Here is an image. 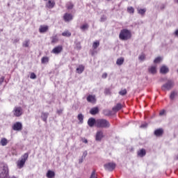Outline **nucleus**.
Listing matches in <instances>:
<instances>
[{
	"instance_id": "f257e3e1",
	"label": "nucleus",
	"mask_w": 178,
	"mask_h": 178,
	"mask_svg": "<svg viewBox=\"0 0 178 178\" xmlns=\"http://www.w3.org/2000/svg\"><path fill=\"white\" fill-rule=\"evenodd\" d=\"M96 127L99 129H109L111 122L106 119H97L96 120Z\"/></svg>"
},
{
	"instance_id": "f03ea898",
	"label": "nucleus",
	"mask_w": 178,
	"mask_h": 178,
	"mask_svg": "<svg viewBox=\"0 0 178 178\" xmlns=\"http://www.w3.org/2000/svg\"><path fill=\"white\" fill-rule=\"evenodd\" d=\"M119 38L122 41H127V40H130V38H131V31H129V29L121 30Z\"/></svg>"
},
{
	"instance_id": "7ed1b4c3",
	"label": "nucleus",
	"mask_w": 178,
	"mask_h": 178,
	"mask_svg": "<svg viewBox=\"0 0 178 178\" xmlns=\"http://www.w3.org/2000/svg\"><path fill=\"white\" fill-rule=\"evenodd\" d=\"M9 176V168L8 165L0 163V178H6Z\"/></svg>"
},
{
	"instance_id": "20e7f679",
	"label": "nucleus",
	"mask_w": 178,
	"mask_h": 178,
	"mask_svg": "<svg viewBox=\"0 0 178 178\" xmlns=\"http://www.w3.org/2000/svg\"><path fill=\"white\" fill-rule=\"evenodd\" d=\"M27 159H29V153H25L22 156V159L19 160L17 162V166L19 169H22L24 166V164L26 163V161H27Z\"/></svg>"
},
{
	"instance_id": "39448f33",
	"label": "nucleus",
	"mask_w": 178,
	"mask_h": 178,
	"mask_svg": "<svg viewBox=\"0 0 178 178\" xmlns=\"http://www.w3.org/2000/svg\"><path fill=\"white\" fill-rule=\"evenodd\" d=\"M175 87V81L173 80H168L163 85V90H167L169 91L170 90H172Z\"/></svg>"
},
{
	"instance_id": "423d86ee",
	"label": "nucleus",
	"mask_w": 178,
	"mask_h": 178,
	"mask_svg": "<svg viewBox=\"0 0 178 178\" xmlns=\"http://www.w3.org/2000/svg\"><path fill=\"white\" fill-rule=\"evenodd\" d=\"M14 116L16 118H19V116H22L23 115V109L22 107H15L13 111Z\"/></svg>"
},
{
	"instance_id": "0eeeda50",
	"label": "nucleus",
	"mask_w": 178,
	"mask_h": 178,
	"mask_svg": "<svg viewBox=\"0 0 178 178\" xmlns=\"http://www.w3.org/2000/svg\"><path fill=\"white\" fill-rule=\"evenodd\" d=\"M12 129L15 131H20L23 129V124L20 122H17L13 125Z\"/></svg>"
},
{
	"instance_id": "6e6552de",
	"label": "nucleus",
	"mask_w": 178,
	"mask_h": 178,
	"mask_svg": "<svg viewBox=\"0 0 178 178\" xmlns=\"http://www.w3.org/2000/svg\"><path fill=\"white\" fill-rule=\"evenodd\" d=\"M115 168H116V163H108L104 164L105 170H108V172H112Z\"/></svg>"
},
{
	"instance_id": "1a4fd4ad",
	"label": "nucleus",
	"mask_w": 178,
	"mask_h": 178,
	"mask_svg": "<svg viewBox=\"0 0 178 178\" xmlns=\"http://www.w3.org/2000/svg\"><path fill=\"white\" fill-rule=\"evenodd\" d=\"M62 51H63V47L62 46H58L54 47L51 52L52 54H55L56 55H58L59 54H60V52H62Z\"/></svg>"
},
{
	"instance_id": "9d476101",
	"label": "nucleus",
	"mask_w": 178,
	"mask_h": 178,
	"mask_svg": "<svg viewBox=\"0 0 178 178\" xmlns=\"http://www.w3.org/2000/svg\"><path fill=\"white\" fill-rule=\"evenodd\" d=\"M88 124L89 127H94V125L97 126V120L95 118H90L88 120Z\"/></svg>"
},
{
	"instance_id": "9b49d317",
	"label": "nucleus",
	"mask_w": 178,
	"mask_h": 178,
	"mask_svg": "<svg viewBox=\"0 0 178 178\" xmlns=\"http://www.w3.org/2000/svg\"><path fill=\"white\" fill-rule=\"evenodd\" d=\"M102 138H104V132H102V131H98L96 134V141H101Z\"/></svg>"
},
{
	"instance_id": "f8f14e48",
	"label": "nucleus",
	"mask_w": 178,
	"mask_h": 178,
	"mask_svg": "<svg viewBox=\"0 0 178 178\" xmlns=\"http://www.w3.org/2000/svg\"><path fill=\"white\" fill-rule=\"evenodd\" d=\"M63 19L65 22H70V20H73V15L67 13L64 15Z\"/></svg>"
},
{
	"instance_id": "ddd939ff",
	"label": "nucleus",
	"mask_w": 178,
	"mask_h": 178,
	"mask_svg": "<svg viewBox=\"0 0 178 178\" xmlns=\"http://www.w3.org/2000/svg\"><path fill=\"white\" fill-rule=\"evenodd\" d=\"M88 102H90L91 104H95L97 102V99H95V95H89L87 97Z\"/></svg>"
},
{
	"instance_id": "4468645a",
	"label": "nucleus",
	"mask_w": 178,
	"mask_h": 178,
	"mask_svg": "<svg viewBox=\"0 0 178 178\" xmlns=\"http://www.w3.org/2000/svg\"><path fill=\"white\" fill-rule=\"evenodd\" d=\"M160 73H161V74H166L167 73H169V67L166 65H162L160 68Z\"/></svg>"
},
{
	"instance_id": "2eb2a0df",
	"label": "nucleus",
	"mask_w": 178,
	"mask_h": 178,
	"mask_svg": "<svg viewBox=\"0 0 178 178\" xmlns=\"http://www.w3.org/2000/svg\"><path fill=\"white\" fill-rule=\"evenodd\" d=\"M46 8L48 9H52L55 6V1L52 0H49L48 2L46 3Z\"/></svg>"
},
{
	"instance_id": "dca6fc26",
	"label": "nucleus",
	"mask_w": 178,
	"mask_h": 178,
	"mask_svg": "<svg viewBox=\"0 0 178 178\" xmlns=\"http://www.w3.org/2000/svg\"><path fill=\"white\" fill-rule=\"evenodd\" d=\"M48 30H49L48 26H45V25H41L39 28V32L41 33H47Z\"/></svg>"
},
{
	"instance_id": "f3484780",
	"label": "nucleus",
	"mask_w": 178,
	"mask_h": 178,
	"mask_svg": "<svg viewBox=\"0 0 178 178\" xmlns=\"http://www.w3.org/2000/svg\"><path fill=\"white\" fill-rule=\"evenodd\" d=\"M148 70L150 74H155V73H156V66L155 65L150 66Z\"/></svg>"
},
{
	"instance_id": "a211bd4d",
	"label": "nucleus",
	"mask_w": 178,
	"mask_h": 178,
	"mask_svg": "<svg viewBox=\"0 0 178 178\" xmlns=\"http://www.w3.org/2000/svg\"><path fill=\"white\" fill-rule=\"evenodd\" d=\"M85 67L83 65H79V67L76 68V73L78 74H81L83 72H84Z\"/></svg>"
},
{
	"instance_id": "6ab92c4d",
	"label": "nucleus",
	"mask_w": 178,
	"mask_h": 178,
	"mask_svg": "<svg viewBox=\"0 0 178 178\" xmlns=\"http://www.w3.org/2000/svg\"><path fill=\"white\" fill-rule=\"evenodd\" d=\"M147 152L145 151V149H141L138 152V156H140V158L145 156Z\"/></svg>"
},
{
	"instance_id": "aec40b11",
	"label": "nucleus",
	"mask_w": 178,
	"mask_h": 178,
	"mask_svg": "<svg viewBox=\"0 0 178 178\" xmlns=\"http://www.w3.org/2000/svg\"><path fill=\"white\" fill-rule=\"evenodd\" d=\"M48 116H49V113H42L41 115V118L43 122H47V120L48 119Z\"/></svg>"
},
{
	"instance_id": "412c9836",
	"label": "nucleus",
	"mask_w": 178,
	"mask_h": 178,
	"mask_svg": "<svg viewBox=\"0 0 178 178\" xmlns=\"http://www.w3.org/2000/svg\"><path fill=\"white\" fill-rule=\"evenodd\" d=\"M99 112V109L98 108V107L92 108L90 111V113L91 115H97V113H98Z\"/></svg>"
},
{
	"instance_id": "4be33fe9",
	"label": "nucleus",
	"mask_w": 178,
	"mask_h": 178,
	"mask_svg": "<svg viewBox=\"0 0 178 178\" xmlns=\"http://www.w3.org/2000/svg\"><path fill=\"white\" fill-rule=\"evenodd\" d=\"M46 176L47 178H54L55 177V172L52 170H48Z\"/></svg>"
},
{
	"instance_id": "5701e85b",
	"label": "nucleus",
	"mask_w": 178,
	"mask_h": 178,
	"mask_svg": "<svg viewBox=\"0 0 178 178\" xmlns=\"http://www.w3.org/2000/svg\"><path fill=\"white\" fill-rule=\"evenodd\" d=\"M8 143H9V141H8V139H6V138H1V140L0 141V144L3 147H5V146L8 145Z\"/></svg>"
},
{
	"instance_id": "b1692460",
	"label": "nucleus",
	"mask_w": 178,
	"mask_h": 178,
	"mask_svg": "<svg viewBox=\"0 0 178 178\" xmlns=\"http://www.w3.org/2000/svg\"><path fill=\"white\" fill-rule=\"evenodd\" d=\"M163 136V129L160 128L156 129V137H162Z\"/></svg>"
},
{
	"instance_id": "393cba45",
	"label": "nucleus",
	"mask_w": 178,
	"mask_h": 178,
	"mask_svg": "<svg viewBox=\"0 0 178 178\" xmlns=\"http://www.w3.org/2000/svg\"><path fill=\"white\" fill-rule=\"evenodd\" d=\"M120 109H122L121 104H117L115 106L113 107V112H118V111H120Z\"/></svg>"
},
{
	"instance_id": "a878e982",
	"label": "nucleus",
	"mask_w": 178,
	"mask_h": 178,
	"mask_svg": "<svg viewBox=\"0 0 178 178\" xmlns=\"http://www.w3.org/2000/svg\"><path fill=\"white\" fill-rule=\"evenodd\" d=\"M124 63V58H120L117 60L116 65H118V66H122V65H123Z\"/></svg>"
},
{
	"instance_id": "bb28decb",
	"label": "nucleus",
	"mask_w": 178,
	"mask_h": 178,
	"mask_svg": "<svg viewBox=\"0 0 178 178\" xmlns=\"http://www.w3.org/2000/svg\"><path fill=\"white\" fill-rule=\"evenodd\" d=\"M145 12H147V9L145 8L138 9V13L141 15V16H144V15H145Z\"/></svg>"
},
{
	"instance_id": "cd10ccee",
	"label": "nucleus",
	"mask_w": 178,
	"mask_h": 178,
	"mask_svg": "<svg viewBox=\"0 0 178 178\" xmlns=\"http://www.w3.org/2000/svg\"><path fill=\"white\" fill-rule=\"evenodd\" d=\"M74 49L80 51L81 49V43L80 42H75Z\"/></svg>"
},
{
	"instance_id": "c85d7f7f",
	"label": "nucleus",
	"mask_w": 178,
	"mask_h": 178,
	"mask_svg": "<svg viewBox=\"0 0 178 178\" xmlns=\"http://www.w3.org/2000/svg\"><path fill=\"white\" fill-rule=\"evenodd\" d=\"M88 27H90V26H88V24H84L83 25L80 26V29L81 31H86V30H88Z\"/></svg>"
},
{
	"instance_id": "c756f323",
	"label": "nucleus",
	"mask_w": 178,
	"mask_h": 178,
	"mask_svg": "<svg viewBox=\"0 0 178 178\" xmlns=\"http://www.w3.org/2000/svg\"><path fill=\"white\" fill-rule=\"evenodd\" d=\"M30 45V40H26L23 43H22V46L24 48H29Z\"/></svg>"
},
{
	"instance_id": "7c9ffc66",
	"label": "nucleus",
	"mask_w": 178,
	"mask_h": 178,
	"mask_svg": "<svg viewBox=\"0 0 178 178\" xmlns=\"http://www.w3.org/2000/svg\"><path fill=\"white\" fill-rule=\"evenodd\" d=\"M41 62L43 65H45V63H48V62H49V58L44 56L41 59Z\"/></svg>"
},
{
	"instance_id": "2f4dec72",
	"label": "nucleus",
	"mask_w": 178,
	"mask_h": 178,
	"mask_svg": "<svg viewBox=\"0 0 178 178\" xmlns=\"http://www.w3.org/2000/svg\"><path fill=\"white\" fill-rule=\"evenodd\" d=\"M103 113L105 116H111V115H112V111L111 110H104L103 111Z\"/></svg>"
},
{
	"instance_id": "473e14b6",
	"label": "nucleus",
	"mask_w": 178,
	"mask_h": 178,
	"mask_svg": "<svg viewBox=\"0 0 178 178\" xmlns=\"http://www.w3.org/2000/svg\"><path fill=\"white\" fill-rule=\"evenodd\" d=\"M78 120H79V123L82 124L84 120V115L83 114H79Z\"/></svg>"
},
{
	"instance_id": "72a5a7b5",
	"label": "nucleus",
	"mask_w": 178,
	"mask_h": 178,
	"mask_svg": "<svg viewBox=\"0 0 178 178\" xmlns=\"http://www.w3.org/2000/svg\"><path fill=\"white\" fill-rule=\"evenodd\" d=\"M99 47V41H96V42H94L93 44H92V48L94 49H97V48H98Z\"/></svg>"
},
{
	"instance_id": "f704fd0d",
	"label": "nucleus",
	"mask_w": 178,
	"mask_h": 178,
	"mask_svg": "<svg viewBox=\"0 0 178 178\" xmlns=\"http://www.w3.org/2000/svg\"><path fill=\"white\" fill-rule=\"evenodd\" d=\"M177 96V93L175 91L171 92V94L170 95V99L173 100L175 99V97Z\"/></svg>"
},
{
	"instance_id": "c9c22d12",
	"label": "nucleus",
	"mask_w": 178,
	"mask_h": 178,
	"mask_svg": "<svg viewBox=\"0 0 178 178\" xmlns=\"http://www.w3.org/2000/svg\"><path fill=\"white\" fill-rule=\"evenodd\" d=\"M63 37H70L72 33L69 31H65L62 33Z\"/></svg>"
},
{
	"instance_id": "e433bc0d",
	"label": "nucleus",
	"mask_w": 178,
	"mask_h": 178,
	"mask_svg": "<svg viewBox=\"0 0 178 178\" xmlns=\"http://www.w3.org/2000/svg\"><path fill=\"white\" fill-rule=\"evenodd\" d=\"M138 59L141 62H144V60H145V54H142L140 56H139Z\"/></svg>"
},
{
	"instance_id": "4c0bfd02",
	"label": "nucleus",
	"mask_w": 178,
	"mask_h": 178,
	"mask_svg": "<svg viewBox=\"0 0 178 178\" xmlns=\"http://www.w3.org/2000/svg\"><path fill=\"white\" fill-rule=\"evenodd\" d=\"M119 94L120 95H126V94H127V90L126 89H124V90H121L120 92H119Z\"/></svg>"
},
{
	"instance_id": "58836bf2",
	"label": "nucleus",
	"mask_w": 178,
	"mask_h": 178,
	"mask_svg": "<svg viewBox=\"0 0 178 178\" xmlns=\"http://www.w3.org/2000/svg\"><path fill=\"white\" fill-rule=\"evenodd\" d=\"M104 94L106 95H111V88H106L104 90Z\"/></svg>"
},
{
	"instance_id": "ea45409f",
	"label": "nucleus",
	"mask_w": 178,
	"mask_h": 178,
	"mask_svg": "<svg viewBox=\"0 0 178 178\" xmlns=\"http://www.w3.org/2000/svg\"><path fill=\"white\" fill-rule=\"evenodd\" d=\"M127 10L129 13H134V8L133 7H128Z\"/></svg>"
},
{
	"instance_id": "a19ab883",
	"label": "nucleus",
	"mask_w": 178,
	"mask_h": 178,
	"mask_svg": "<svg viewBox=\"0 0 178 178\" xmlns=\"http://www.w3.org/2000/svg\"><path fill=\"white\" fill-rule=\"evenodd\" d=\"M140 129H147L148 127V124L145 122L140 125Z\"/></svg>"
},
{
	"instance_id": "79ce46f5",
	"label": "nucleus",
	"mask_w": 178,
	"mask_h": 178,
	"mask_svg": "<svg viewBox=\"0 0 178 178\" xmlns=\"http://www.w3.org/2000/svg\"><path fill=\"white\" fill-rule=\"evenodd\" d=\"M30 79H37V75H35V74L34 72H32L31 74Z\"/></svg>"
},
{
	"instance_id": "37998d69",
	"label": "nucleus",
	"mask_w": 178,
	"mask_h": 178,
	"mask_svg": "<svg viewBox=\"0 0 178 178\" xmlns=\"http://www.w3.org/2000/svg\"><path fill=\"white\" fill-rule=\"evenodd\" d=\"M163 60V58L159 56L156 58V63H159L160 62H162Z\"/></svg>"
},
{
	"instance_id": "c03bdc74",
	"label": "nucleus",
	"mask_w": 178,
	"mask_h": 178,
	"mask_svg": "<svg viewBox=\"0 0 178 178\" xmlns=\"http://www.w3.org/2000/svg\"><path fill=\"white\" fill-rule=\"evenodd\" d=\"M74 6L73 5V3H70L67 5V9L70 10V9H73Z\"/></svg>"
},
{
	"instance_id": "a18cd8bd",
	"label": "nucleus",
	"mask_w": 178,
	"mask_h": 178,
	"mask_svg": "<svg viewBox=\"0 0 178 178\" xmlns=\"http://www.w3.org/2000/svg\"><path fill=\"white\" fill-rule=\"evenodd\" d=\"M58 42V38L56 37H53L51 40L52 44H54V42Z\"/></svg>"
},
{
	"instance_id": "49530a36",
	"label": "nucleus",
	"mask_w": 178,
	"mask_h": 178,
	"mask_svg": "<svg viewBox=\"0 0 178 178\" xmlns=\"http://www.w3.org/2000/svg\"><path fill=\"white\" fill-rule=\"evenodd\" d=\"M4 80H5V76H1L0 78V86H2V83H3Z\"/></svg>"
},
{
	"instance_id": "de8ad7c7",
	"label": "nucleus",
	"mask_w": 178,
	"mask_h": 178,
	"mask_svg": "<svg viewBox=\"0 0 178 178\" xmlns=\"http://www.w3.org/2000/svg\"><path fill=\"white\" fill-rule=\"evenodd\" d=\"M102 79H106V77H108V74L106 72H104L102 76Z\"/></svg>"
},
{
	"instance_id": "09e8293b",
	"label": "nucleus",
	"mask_w": 178,
	"mask_h": 178,
	"mask_svg": "<svg viewBox=\"0 0 178 178\" xmlns=\"http://www.w3.org/2000/svg\"><path fill=\"white\" fill-rule=\"evenodd\" d=\"M105 20H106V16H102L100 19L101 22H105Z\"/></svg>"
},
{
	"instance_id": "8fccbe9b",
	"label": "nucleus",
	"mask_w": 178,
	"mask_h": 178,
	"mask_svg": "<svg viewBox=\"0 0 178 178\" xmlns=\"http://www.w3.org/2000/svg\"><path fill=\"white\" fill-rule=\"evenodd\" d=\"M159 9H160V10H163V9H165V4H161L159 6Z\"/></svg>"
},
{
	"instance_id": "3c124183",
	"label": "nucleus",
	"mask_w": 178,
	"mask_h": 178,
	"mask_svg": "<svg viewBox=\"0 0 178 178\" xmlns=\"http://www.w3.org/2000/svg\"><path fill=\"white\" fill-rule=\"evenodd\" d=\"M87 151H85V152H83V155H82V158H86V156H87Z\"/></svg>"
},
{
	"instance_id": "603ef678",
	"label": "nucleus",
	"mask_w": 178,
	"mask_h": 178,
	"mask_svg": "<svg viewBox=\"0 0 178 178\" xmlns=\"http://www.w3.org/2000/svg\"><path fill=\"white\" fill-rule=\"evenodd\" d=\"M163 115H165V111H164V110H162L161 111H160L159 115L160 116H163Z\"/></svg>"
},
{
	"instance_id": "864d4df0",
	"label": "nucleus",
	"mask_w": 178,
	"mask_h": 178,
	"mask_svg": "<svg viewBox=\"0 0 178 178\" xmlns=\"http://www.w3.org/2000/svg\"><path fill=\"white\" fill-rule=\"evenodd\" d=\"M82 141H83V143H84L85 144H87V143H88V140H87L86 138H83V139H82Z\"/></svg>"
},
{
	"instance_id": "5fc2aeb1",
	"label": "nucleus",
	"mask_w": 178,
	"mask_h": 178,
	"mask_svg": "<svg viewBox=\"0 0 178 178\" xmlns=\"http://www.w3.org/2000/svg\"><path fill=\"white\" fill-rule=\"evenodd\" d=\"M83 161H84V158L81 157V159L79 160V163H83Z\"/></svg>"
},
{
	"instance_id": "6e6d98bb",
	"label": "nucleus",
	"mask_w": 178,
	"mask_h": 178,
	"mask_svg": "<svg viewBox=\"0 0 178 178\" xmlns=\"http://www.w3.org/2000/svg\"><path fill=\"white\" fill-rule=\"evenodd\" d=\"M62 112H63V110H62V109L57 111V113H58V115H60L62 113Z\"/></svg>"
},
{
	"instance_id": "4d7b16f0",
	"label": "nucleus",
	"mask_w": 178,
	"mask_h": 178,
	"mask_svg": "<svg viewBox=\"0 0 178 178\" xmlns=\"http://www.w3.org/2000/svg\"><path fill=\"white\" fill-rule=\"evenodd\" d=\"M175 35H176L177 37H178V29H177V30L175 31Z\"/></svg>"
},
{
	"instance_id": "13d9d810",
	"label": "nucleus",
	"mask_w": 178,
	"mask_h": 178,
	"mask_svg": "<svg viewBox=\"0 0 178 178\" xmlns=\"http://www.w3.org/2000/svg\"><path fill=\"white\" fill-rule=\"evenodd\" d=\"M6 178H17L16 177H15V176H13V177H9V175L8 176H7V177Z\"/></svg>"
},
{
	"instance_id": "bf43d9fd",
	"label": "nucleus",
	"mask_w": 178,
	"mask_h": 178,
	"mask_svg": "<svg viewBox=\"0 0 178 178\" xmlns=\"http://www.w3.org/2000/svg\"><path fill=\"white\" fill-rule=\"evenodd\" d=\"M154 136H156V129L154 130Z\"/></svg>"
},
{
	"instance_id": "052dcab7",
	"label": "nucleus",
	"mask_w": 178,
	"mask_h": 178,
	"mask_svg": "<svg viewBox=\"0 0 178 178\" xmlns=\"http://www.w3.org/2000/svg\"><path fill=\"white\" fill-rule=\"evenodd\" d=\"M154 63H156V58H154Z\"/></svg>"
},
{
	"instance_id": "680f3d73",
	"label": "nucleus",
	"mask_w": 178,
	"mask_h": 178,
	"mask_svg": "<svg viewBox=\"0 0 178 178\" xmlns=\"http://www.w3.org/2000/svg\"><path fill=\"white\" fill-rule=\"evenodd\" d=\"M17 41H19V40H17V39H16V40H15V42H17Z\"/></svg>"
},
{
	"instance_id": "e2e57ef3",
	"label": "nucleus",
	"mask_w": 178,
	"mask_h": 178,
	"mask_svg": "<svg viewBox=\"0 0 178 178\" xmlns=\"http://www.w3.org/2000/svg\"><path fill=\"white\" fill-rule=\"evenodd\" d=\"M176 159H178V154L176 156Z\"/></svg>"
},
{
	"instance_id": "0e129e2a",
	"label": "nucleus",
	"mask_w": 178,
	"mask_h": 178,
	"mask_svg": "<svg viewBox=\"0 0 178 178\" xmlns=\"http://www.w3.org/2000/svg\"><path fill=\"white\" fill-rule=\"evenodd\" d=\"M177 3H178V0H176Z\"/></svg>"
},
{
	"instance_id": "69168bd1",
	"label": "nucleus",
	"mask_w": 178,
	"mask_h": 178,
	"mask_svg": "<svg viewBox=\"0 0 178 178\" xmlns=\"http://www.w3.org/2000/svg\"><path fill=\"white\" fill-rule=\"evenodd\" d=\"M44 1H47V0H44Z\"/></svg>"
}]
</instances>
